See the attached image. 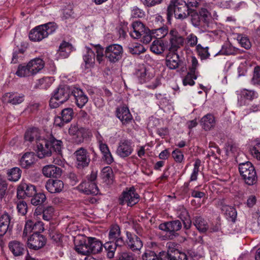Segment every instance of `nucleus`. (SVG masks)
<instances>
[{"label":"nucleus","instance_id":"nucleus-4","mask_svg":"<svg viewBox=\"0 0 260 260\" xmlns=\"http://www.w3.org/2000/svg\"><path fill=\"white\" fill-rule=\"evenodd\" d=\"M86 52L83 55V62L81 67L85 72H88L93 68L95 63V53L96 60L100 63L103 59V49L97 46L92 48L85 47Z\"/></svg>","mask_w":260,"mask_h":260},{"label":"nucleus","instance_id":"nucleus-62","mask_svg":"<svg viewBox=\"0 0 260 260\" xmlns=\"http://www.w3.org/2000/svg\"><path fill=\"white\" fill-rule=\"evenodd\" d=\"M186 40L187 44L191 47L197 45L198 38L193 34L191 33L188 35L186 38Z\"/></svg>","mask_w":260,"mask_h":260},{"label":"nucleus","instance_id":"nucleus-36","mask_svg":"<svg viewBox=\"0 0 260 260\" xmlns=\"http://www.w3.org/2000/svg\"><path fill=\"white\" fill-rule=\"evenodd\" d=\"M5 100L8 103L12 105L19 104L24 100V95L22 93H7L5 94Z\"/></svg>","mask_w":260,"mask_h":260},{"label":"nucleus","instance_id":"nucleus-56","mask_svg":"<svg viewBox=\"0 0 260 260\" xmlns=\"http://www.w3.org/2000/svg\"><path fill=\"white\" fill-rule=\"evenodd\" d=\"M54 213V208L52 206H48L43 208V219L49 221L52 219Z\"/></svg>","mask_w":260,"mask_h":260},{"label":"nucleus","instance_id":"nucleus-27","mask_svg":"<svg viewBox=\"0 0 260 260\" xmlns=\"http://www.w3.org/2000/svg\"><path fill=\"white\" fill-rule=\"evenodd\" d=\"M199 20L197 22L192 21V24L195 27H199L203 25L208 26L210 21L211 20L212 16L211 13L205 8H202L199 11Z\"/></svg>","mask_w":260,"mask_h":260},{"label":"nucleus","instance_id":"nucleus-48","mask_svg":"<svg viewBox=\"0 0 260 260\" xmlns=\"http://www.w3.org/2000/svg\"><path fill=\"white\" fill-rule=\"evenodd\" d=\"M53 81L52 77H45L38 80L37 86L41 88H47L52 84Z\"/></svg>","mask_w":260,"mask_h":260},{"label":"nucleus","instance_id":"nucleus-47","mask_svg":"<svg viewBox=\"0 0 260 260\" xmlns=\"http://www.w3.org/2000/svg\"><path fill=\"white\" fill-rule=\"evenodd\" d=\"M31 199V203L35 206H42L46 200V195L43 192H36Z\"/></svg>","mask_w":260,"mask_h":260},{"label":"nucleus","instance_id":"nucleus-55","mask_svg":"<svg viewBox=\"0 0 260 260\" xmlns=\"http://www.w3.org/2000/svg\"><path fill=\"white\" fill-rule=\"evenodd\" d=\"M197 78V75L196 74L189 72L183 79V84L184 86L188 85L192 86L194 84L195 82L194 80H196Z\"/></svg>","mask_w":260,"mask_h":260},{"label":"nucleus","instance_id":"nucleus-16","mask_svg":"<svg viewBox=\"0 0 260 260\" xmlns=\"http://www.w3.org/2000/svg\"><path fill=\"white\" fill-rule=\"evenodd\" d=\"M69 133L77 143L83 142L84 139L91 136V133L89 129L82 127L79 128L76 125H72L69 129Z\"/></svg>","mask_w":260,"mask_h":260},{"label":"nucleus","instance_id":"nucleus-19","mask_svg":"<svg viewBox=\"0 0 260 260\" xmlns=\"http://www.w3.org/2000/svg\"><path fill=\"white\" fill-rule=\"evenodd\" d=\"M46 243V238L41 234H32L27 240V246L30 249L37 250Z\"/></svg>","mask_w":260,"mask_h":260},{"label":"nucleus","instance_id":"nucleus-46","mask_svg":"<svg viewBox=\"0 0 260 260\" xmlns=\"http://www.w3.org/2000/svg\"><path fill=\"white\" fill-rule=\"evenodd\" d=\"M158 257L159 260H175L173 250H160L158 249Z\"/></svg>","mask_w":260,"mask_h":260},{"label":"nucleus","instance_id":"nucleus-5","mask_svg":"<svg viewBox=\"0 0 260 260\" xmlns=\"http://www.w3.org/2000/svg\"><path fill=\"white\" fill-rule=\"evenodd\" d=\"M190 11L185 2L181 0L171 1L167 8V20L170 21L173 14L176 19H184L189 15Z\"/></svg>","mask_w":260,"mask_h":260},{"label":"nucleus","instance_id":"nucleus-6","mask_svg":"<svg viewBox=\"0 0 260 260\" xmlns=\"http://www.w3.org/2000/svg\"><path fill=\"white\" fill-rule=\"evenodd\" d=\"M57 26L54 22H49L40 25L32 29L29 33V39L34 42H40L53 34Z\"/></svg>","mask_w":260,"mask_h":260},{"label":"nucleus","instance_id":"nucleus-34","mask_svg":"<svg viewBox=\"0 0 260 260\" xmlns=\"http://www.w3.org/2000/svg\"><path fill=\"white\" fill-rule=\"evenodd\" d=\"M152 249L146 250L142 255V260H159L158 257V248L156 247V244L155 242L151 243Z\"/></svg>","mask_w":260,"mask_h":260},{"label":"nucleus","instance_id":"nucleus-20","mask_svg":"<svg viewBox=\"0 0 260 260\" xmlns=\"http://www.w3.org/2000/svg\"><path fill=\"white\" fill-rule=\"evenodd\" d=\"M126 236L127 247L133 251L140 250L143 246V242L141 239L136 235L128 231H126Z\"/></svg>","mask_w":260,"mask_h":260},{"label":"nucleus","instance_id":"nucleus-59","mask_svg":"<svg viewBox=\"0 0 260 260\" xmlns=\"http://www.w3.org/2000/svg\"><path fill=\"white\" fill-rule=\"evenodd\" d=\"M227 218L232 221H235L237 217V211L234 207H229L226 209L225 212Z\"/></svg>","mask_w":260,"mask_h":260},{"label":"nucleus","instance_id":"nucleus-13","mask_svg":"<svg viewBox=\"0 0 260 260\" xmlns=\"http://www.w3.org/2000/svg\"><path fill=\"white\" fill-rule=\"evenodd\" d=\"M134 147L135 143L132 140L122 139L118 143L116 153L121 158H126L133 153Z\"/></svg>","mask_w":260,"mask_h":260},{"label":"nucleus","instance_id":"nucleus-26","mask_svg":"<svg viewBox=\"0 0 260 260\" xmlns=\"http://www.w3.org/2000/svg\"><path fill=\"white\" fill-rule=\"evenodd\" d=\"M11 217L5 212L0 216V245L3 243V237L8 230H11L10 226Z\"/></svg>","mask_w":260,"mask_h":260},{"label":"nucleus","instance_id":"nucleus-10","mask_svg":"<svg viewBox=\"0 0 260 260\" xmlns=\"http://www.w3.org/2000/svg\"><path fill=\"white\" fill-rule=\"evenodd\" d=\"M75 166L78 169L83 170L88 167L91 161L90 154L88 150L80 147L74 153Z\"/></svg>","mask_w":260,"mask_h":260},{"label":"nucleus","instance_id":"nucleus-9","mask_svg":"<svg viewBox=\"0 0 260 260\" xmlns=\"http://www.w3.org/2000/svg\"><path fill=\"white\" fill-rule=\"evenodd\" d=\"M240 174L245 183L249 185L255 184L257 180V175L254 166L247 161L239 165Z\"/></svg>","mask_w":260,"mask_h":260},{"label":"nucleus","instance_id":"nucleus-12","mask_svg":"<svg viewBox=\"0 0 260 260\" xmlns=\"http://www.w3.org/2000/svg\"><path fill=\"white\" fill-rule=\"evenodd\" d=\"M182 227L181 222L176 219L160 224L159 229L166 232L171 239H173L179 235L178 232L181 229Z\"/></svg>","mask_w":260,"mask_h":260},{"label":"nucleus","instance_id":"nucleus-60","mask_svg":"<svg viewBox=\"0 0 260 260\" xmlns=\"http://www.w3.org/2000/svg\"><path fill=\"white\" fill-rule=\"evenodd\" d=\"M260 142H257L256 144L250 148V151L251 155L256 157L258 160H260V152L259 151Z\"/></svg>","mask_w":260,"mask_h":260},{"label":"nucleus","instance_id":"nucleus-25","mask_svg":"<svg viewBox=\"0 0 260 260\" xmlns=\"http://www.w3.org/2000/svg\"><path fill=\"white\" fill-rule=\"evenodd\" d=\"M45 187L51 193H58L62 191L64 183L60 180L50 179L46 182Z\"/></svg>","mask_w":260,"mask_h":260},{"label":"nucleus","instance_id":"nucleus-28","mask_svg":"<svg viewBox=\"0 0 260 260\" xmlns=\"http://www.w3.org/2000/svg\"><path fill=\"white\" fill-rule=\"evenodd\" d=\"M36 155L34 152H27L25 153L19 160L20 166L24 169L29 168L36 161Z\"/></svg>","mask_w":260,"mask_h":260},{"label":"nucleus","instance_id":"nucleus-41","mask_svg":"<svg viewBox=\"0 0 260 260\" xmlns=\"http://www.w3.org/2000/svg\"><path fill=\"white\" fill-rule=\"evenodd\" d=\"M73 115H60L55 116L54 123L56 126L62 127L66 123H69L73 118Z\"/></svg>","mask_w":260,"mask_h":260},{"label":"nucleus","instance_id":"nucleus-54","mask_svg":"<svg viewBox=\"0 0 260 260\" xmlns=\"http://www.w3.org/2000/svg\"><path fill=\"white\" fill-rule=\"evenodd\" d=\"M251 83L254 85H258L260 84V67L258 66L254 68Z\"/></svg>","mask_w":260,"mask_h":260},{"label":"nucleus","instance_id":"nucleus-14","mask_svg":"<svg viewBox=\"0 0 260 260\" xmlns=\"http://www.w3.org/2000/svg\"><path fill=\"white\" fill-rule=\"evenodd\" d=\"M169 42H168V50L170 52H176L179 48L183 46L184 39L180 36L175 29H171L168 36Z\"/></svg>","mask_w":260,"mask_h":260},{"label":"nucleus","instance_id":"nucleus-50","mask_svg":"<svg viewBox=\"0 0 260 260\" xmlns=\"http://www.w3.org/2000/svg\"><path fill=\"white\" fill-rule=\"evenodd\" d=\"M41 106L38 103H30L25 108L23 112L27 113H33L42 112L41 111Z\"/></svg>","mask_w":260,"mask_h":260},{"label":"nucleus","instance_id":"nucleus-42","mask_svg":"<svg viewBox=\"0 0 260 260\" xmlns=\"http://www.w3.org/2000/svg\"><path fill=\"white\" fill-rule=\"evenodd\" d=\"M189 185L190 182H185L177 191V194L180 196L182 199H189L190 197L191 189L189 188Z\"/></svg>","mask_w":260,"mask_h":260},{"label":"nucleus","instance_id":"nucleus-3","mask_svg":"<svg viewBox=\"0 0 260 260\" xmlns=\"http://www.w3.org/2000/svg\"><path fill=\"white\" fill-rule=\"evenodd\" d=\"M103 249V244L95 238L88 237L87 240L82 239L75 240V250L78 253L84 255L90 254H96Z\"/></svg>","mask_w":260,"mask_h":260},{"label":"nucleus","instance_id":"nucleus-31","mask_svg":"<svg viewBox=\"0 0 260 260\" xmlns=\"http://www.w3.org/2000/svg\"><path fill=\"white\" fill-rule=\"evenodd\" d=\"M27 64L31 75L34 76L43 69L44 61L40 58H36L30 60Z\"/></svg>","mask_w":260,"mask_h":260},{"label":"nucleus","instance_id":"nucleus-1","mask_svg":"<svg viewBox=\"0 0 260 260\" xmlns=\"http://www.w3.org/2000/svg\"><path fill=\"white\" fill-rule=\"evenodd\" d=\"M24 138L25 142L30 143L36 142L37 153L40 158L53 155L54 164L58 166L63 164V143L61 140H57L52 135L48 138H41L39 129L36 127L28 128L25 132Z\"/></svg>","mask_w":260,"mask_h":260},{"label":"nucleus","instance_id":"nucleus-44","mask_svg":"<svg viewBox=\"0 0 260 260\" xmlns=\"http://www.w3.org/2000/svg\"><path fill=\"white\" fill-rule=\"evenodd\" d=\"M72 45L71 44L63 42L59 46L58 53L63 58L67 57L71 52Z\"/></svg>","mask_w":260,"mask_h":260},{"label":"nucleus","instance_id":"nucleus-49","mask_svg":"<svg viewBox=\"0 0 260 260\" xmlns=\"http://www.w3.org/2000/svg\"><path fill=\"white\" fill-rule=\"evenodd\" d=\"M201 161L200 159L198 158L195 160L193 164V169L192 172L191 174L189 181L188 182H191L196 181L198 179V176L199 172V168L201 166Z\"/></svg>","mask_w":260,"mask_h":260},{"label":"nucleus","instance_id":"nucleus-22","mask_svg":"<svg viewBox=\"0 0 260 260\" xmlns=\"http://www.w3.org/2000/svg\"><path fill=\"white\" fill-rule=\"evenodd\" d=\"M258 96V93L254 90L243 89L238 93V104L240 106L245 105L247 104V102L257 98Z\"/></svg>","mask_w":260,"mask_h":260},{"label":"nucleus","instance_id":"nucleus-38","mask_svg":"<svg viewBox=\"0 0 260 260\" xmlns=\"http://www.w3.org/2000/svg\"><path fill=\"white\" fill-rule=\"evenodd\" d=\"M201 124L205 131H209L215 124L214 115H205L201 119Z\"/></svg>","mask_w":260,"mask_h":260},{"label":"nucleus","instance_id":"nucleus-7","mask_svg":"<svg viewBox=\"0 0 260 260\" xmlns=\"http://www.w3.org/2000/svg\"><path fill=\"white\" fill-rule=\"evenodd\" d=\"M135 75L141 83H147V87L150 89H154L160 84L158 77H154L153 72L147 70L144 66L139 67L135 72Z\"/></svg>","mask_w":260,"mask_h":260},{"label":"nucleus","instance_id":"nucleus-35","mask_svg":"<svg viewBox=\"0 0 260 260\" xmlns=\"http://www.w3.org/2000/svg\"><path fill=\"white\" fill-rule=\"evenodd\" d=\"M122 247H117L115 260H135V254L128 250L122 249Z\"/></svg>","mask_w":260,"mask_h":260},{"label":"nucleus","instance_id":"nucleus-21","mask_svg":"<svg viewBox=\"0 0 260 260\" xmlns=\"http://www.w3.org/2000/svg\"><path fill=\"white\" fill-rule=\"evenodd\" d=\"M8 247L15 257L21 256L26 252H27V256L29 255L25 245L18 241L13 240L9 242Z\"/></svg>","mask_w":260,"mask_h":260},{"label":"nucleus","instance_id":"nucleus-29","mask_svg":"<svg viewBox=\"0 0 260 260\" xmlns=\"http://www.w3.org/2000/svg\"><path fill=\"white\" fill-rule=\"evenodd\" d=\"M61 169L53 165H49L44 166L42 169L43 175L47 177L58 178L61 175Z\"/></svg>","mask_w":260,"mask_h":260},{"label":"nucleus","instance_id":"nucleus-43","mask_svg":"<svg viewBox=\"0 0 260 260\" xmlns=\"http://www.w3.org/2000/svg\"><path fill=\"white\" fill-rule=\"evenodd\" d=\"M127 47L128 51L133 54L139 55L146 51L144 47L138 43L130 44Z\"/></svg>","mask_w":260,"mask_h":260},{"label":"nucleus","instance_id":"nucleus-30","mask_svg":"<svg viewBox=\"0 0 260 260\" xmlns=\"http://www.w3.org/2000/svg\"><path fill=\"white\" fill-rule=\"evenodd\" d=\"M178 217L183 222L184 229L185 230V233L189 236V230L191 226L192 221L188 211L184 208L180 210L178 213Z\"/></svg>","mask_w":260,"mask_h":260},{"label":"nucleus","instance_id":"nucleus-57","mask_svg":"<svg viewBox=\"0 0 260 260\" xmlns=\"http://www.w3.org/2000/svg\"><path fill=\"white\" fill-rule=\"evenodd\" d=\"M222 7L226 9H236L240 6L245 5L244 2H241L238 4H236L232 0L226 1L221 3Z\"/></svg>","mask_w":260,"mask_h":260},{"label":"nucleus","instance_id":"nucleus-32","mask_svg":"<svg viewBox=\"0 0 260 260\" xmlns=\"http://www.w3.org/2000/svg\"><path fill=\"white\" fill-rule=\"evenodd\" d=\"M167 66L171 70L177 69L180 64L179 56L175 52H170L166 59Z\"/></svg>","mask_w":260,"mask_h":260},{"label":"nucleus","instance_id":"nucleus-61","mask_svg":"<svg viewBox=\"0 0 260 260\" xmlns=\"http://www.w3.org/2000/svg\"><path fill=\"white\" fill-rule=\"evenodd\" d=\"M34 223V221L31 220L26 221L23 233L24 236H27L28 234L33 232Z\"/></svg>","mask_w":260,"mask_h":260},{"label":"nucleus","instance_id":"nucleus-63","mask_svg":"<svg viewBox=\"0 0 260 260\" xmlns=\"http://www.w3.org/2000/svg\"><path fill=\"white\" fill-rule=\"evenodd\" d=\"M131 15L134 18H142L144 16L145 12L143 10L135 6L132 8Z\"/></svg>","mask_w":260,"mask_h":260},{"label":"nucleus","instance_id":"nucleus-53","mask_svg":"<svg viewBox=\"0 0 260 260\" xmlns=\"http://www.w3.org/2000/svg\"><path fill=\"white\" fill-rule=\"evenodd\" d=\"M172 156L175 161L177 163H183L184 162L185 159L183 152L179 148H176L173 151Z\"/></svg>","mask_w":260,"mask_h":260},{"label":"nucleus","instance_id":"nucleus-24","mask_svg":"<svg viewBox=\"0 0 260 260\" xmlns=\"http://www.w3.org/2000/svg\"><path fill=\"white\" fill-rule=\"evenodd\" d=\"M148 28L141 21H136L133 22L131 25L129 34L132 38L139 39Z\"/></svg>","mask_w":260,"mask_h":260},{"label":"nucleus","instance_id":"nucleus-58","mask_svg":"<svg viewBox=\"0 0 260 260\" xmlns=\"http://www.w3.org/2000/svg\"><path fill=\"white\" fill-rule=\"evenodd\" d=\"M17 209L19 214L25 215L27 211V206L24 201H20L17 203Z\"/></svg>","mask_w":260,"mask_h":260},{"label":"nucleus","instance_id":"nucleus-15","mask_svg":"<svg viewBox=\"0 0 260 260\" xmlns=\"http://www.w3.org/2000/svg\"><path fill=\"white\" fill-rule=\"evenodd\" d=\"M123 52L122 46L113 44L106 47L105 55L110 62H116L121 58Z\"/></svg>","mask_w":260,"mask_h":260},{"label":"nucleus","instance_id":"nucleus-2","mask_svg":"<svg viewBox=\"0 0 260 260\" xmlns=\"http://www.w3.org/2000/svg\"><path fill=\"white\" fill-rule=\"evenodd\" d=\"M108 238L109 241L106 242L104 246L107 251V256L112 258L114 257L117 247H123L125 244L120 228L117 224H113L110 226Z\"/></svg>","mask_w":260,"mask_h":260},{"label":"nucleus","instance_id":"nucleus-8","mask_svg":"<svg viewBox=\"0 0 260 260\" xmlns=\"http://www.w3.org/2000/svg\"><path fill=\"white\" fill-rule=\"evenodd\" d=\"M140 200V196L134 186L126 187L118 198L119 204L132 207L137 204Z\"/></svg>","mask_w":260,"mask_h":260},{"label":"nucleus","instance_id":"nucleus-11","mask_svg":"<svg viewBox=\"0 0 260 260\" xmlns=\"http://www.w3.org/2000/svg\"><path fill=\"white\" fill-rule=\"evenodd\" d=\"M70 96V91L67 86H59L54 92L50 100L49 105L55 108L60 104L67 101Z\"/></svg>","mask_w":260,"mask_h":260},{"label":"nucleus","instance_id":"nucleus-37","mask_svg":"<svg viewBox=\"0 0 260 260\" xmlns=\"http://www.w3.org/2000/svg\"><path fill=\"white\" fill-rule=\"evenodd\" d=\"M73 93L75 96L77 105L79 108L83 107L88 102V97L80 89L76 88L74 89Z\"/></svg>","mask_w":260,"mask_h":260},{"label":"nucleus","instance_id":"nucleus-40","mask_svg":"<svg viewBox=\"0 0 260 260\" xmlns=\"http://www.w3.org/2000/svg\"><path fill=\"white\" fill-rule=\"evenodd\" d=\"M114 174L112 168L110 167H104L101 172V177L103 181L107 184H112L113 182Z\"/></svg>","mask_w":260,"mask_h":260},{"label":"nucleus","instance_id":"nucleus-45","mask_svg":"<svg viewBox=\"0 0 260 260\" xmlns=\"http://www.w3.org/2000/svg\"><path fill=\"white\" fill-rule=\"evenodd\" d=\"M15 74L19 77L32 76L27 64L19 65Z\"/></svg>","mask_w":260,"mask_h":260},{"label":"nucleus","instance_id":"nucleus-33","mask_svg":"<svg viewBox=\"0 0 260 260\" xmlns=\"http://www.w3.org/2000/svg\"><path fill=\"white\" fill-rule=\"evenodd\" d=\"M150 49L155 54H161L168 50V42H164L162 40H155L153 41L150 46Z\"/></svg>","mask_w":260,"mask_h":260},{"label":"nucleus","instance_id":"nucleus-17","mask_svg":"<svg viewBox=\"0 0 260 260\" xmlns=\"http://www.w3.org/2000/svg\"><path fill=\"white\" fill-rule=\"evenodd\" d=\"M36 187L34 185L25 182H21L17 189V197L19 199L25 197H31L36 194Z\"/></svg>","mask_w":260,"mask_h":260},{"label":"nucleus","instance_id":"nucleus-39","mask_svg":"<svg viewBox=\"0 0 260 260\" xmlns=\"http://www.w3.org/2000/svg\"><path fill=\"white\" fill-rule=\"evenodd\" d=\"M22 171L18 167H14L6 171V177L12 182L17 181L21 177Z\"/></svg>","mask_w":260,"mask_h":260},{"label":"nucleus","instance_id":"nucleus-64","mask_svg":"<svg viewBox=\"0 0 260 260\" xmlns=\"http://www.w3.org/2000/svg\"><path fill=\"white\" fill-rule=\"evenodd\" d=\"M154 34H155L156 37L158 39H161L165 37L166 35H168V29L167 27H161L155 30Z\"/></svg>","mask_w":260,"mask_h":260},{"label":"nucleus","instance_id":"nucleus-52","mask_svg":"<svg viewBox=\"0 0 260 260\" xmlns=\"http://www.w3.org/2000/svg\"><path fill=\"white\" fill-rule=\"evenodd\" d=\"M196 50L202 59H207L210 56L207 47H204L201 44H198L196 46Z\"/></svg>","mask_w":260,"mask_h":260},{"label":"nucleus","instance_id":"nucleus-51","mask_svg":"<svg viewBox=\"0 0 260 260\" xmlns=\"http://www.w3.org/2000/svg\"><path fill=\"white\" fill-rule=\"evenodd\" d=\"M237 40L242 47L246 49L250 48V42L248 38L245 35L240 34H237Z\"/></svg>","mask_w":260,"mask_h":260},{"label":"nucleus","instance_id":"nucleus-23","mask_svg":"<svg viewBox=\"0 0 260 260\" xmlns=\"http://www.w3.org/2000/svg\"><path fill=\"white\" fill-rule=\"evenodd\" d=\"M191 221L193 225L201 233H205L209 230V225L207 220L200 215H194Z\"/></svg>","mask_w":260,"mask_h":260},{"label":"nucleus","instance_id":"nucleus-18","mask_svg":"<svg viewBox=\"0 0 260 260\" xmlns=\"http://www.w3.org/2000/svg\"><path fill=\"white\" fill-rule=\"evenodd\" d=\"M77 189L81 193L86 195L95 196L99 190L95 182L82 181L77 187Z\"/></svg>","mask_w":260,"mask_h":260}]
</instances>
